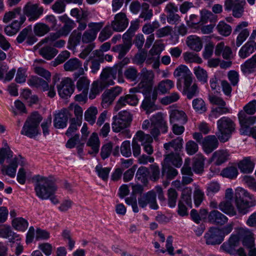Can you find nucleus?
Masks as SVG:
<instances>
[{"label":"nucleus","instance_id":"nucleus-1","mask_svg":"<svg viewBox=\"0 0 256 256\" xmlns=\"http://www.w3.org/2000/svg\"><path fill=\"white\" fill-rule=\"evenodd\" d=\"M36 181L34 190L36 195L42 200L50 198V201L56 204L59 202L58 199L54 196L57 190L54 182L50 178L36 175L34 177Z\"/></svg>","mask_w":256,"mask_h":256},{"label":"nucleus","instance_id":"nucleus-2","mask_svg":"<svg viewBox=\"0 0 256 256\" xmlns=\"http://www.w3.org/2000/svg\"><path fill=\"white\" fill-rule=\"evenodd\" d=\"M235 203L236 208L240 214H246L250 208L256 205L254 196L242 188L236 190Z\"/></svg>","mask_w":256,"mask_h":256},{"label":"nucleus","instance_id":"nucleus-3","mask_svg":"<svg viewBox=\"0 0 256 256\" xmlns=\"http://www.w3.org/2000/svg\"><path fill=\"white\" fill-rule=\"evenodd\" d=\"M42 116L38 112H33L28 116L21 130V134L30 138L36 137L38 134V126Z\"/></svg>","mask_w":256,"mask_h":256},{"label":"nucleus","instance_id":"nucleus-4","mask_svg":"<svg viewBox=\"0 0 256 256\" xmlns=\"http://www.w3.org/2000/svg\"><path fill=\"white\" fill-rule=\"evenodd\" d=\"M218 132L216 136L220 142L224 143L230 137L232 134L235 130V124L230 118L223 116L217 122Z\"/></svg>","mask_w":256,"mask_h":256},{"label":"nucleus","instance_id":"nucleus-5","mask_svg":"<svg viewBox=\"0 0 256 256\" xmlns=\"http://www.w3.org/2000/svg\"><path fill=\"white\" fill-rule=\"evenodd\" d=\"M44 8L38 3H34L30 1L23 6L20 12V16H24L25 21L26 17L30 22L38 20L44 14Z\"/></svg>","mask_w":256,"mask_h":256},{"label":"nucleus","instance_id":"nucleus-6","mask_svg":"<svg viewBox=\"0 0 256 256\" xmlns=\"http://www.w3.org/2000/svg\"><path fill=\"white\" fill-rule=\"evenodd\" d=\"M166 150V157L164 163L169 164L170 162L176 168H180L182 164L180 152L182 148V145H164Z\"/></svg>","mask_w":256,"mask_h":256},{"label":"nucleus","instance_id":"nucleus-7","mask_svg":"<svg viewBox=\"0 0 256 256\" xmlns=\"http://www.w3.org/2000/svg\"><path fill=\"white\" fill-rule=\"evenodd\" d=\"M238 116L240 126V134H248L250 130V126L256 123V116L248 114L242 110L239 112Z\"/></svg>","mask_w":256,"mask_h":256},{"label":"nucleus","instance_id":"nucleus-8","mask_svg":"<svg viewBox=\"0 0 256 256\" xmlns=\"http://www.w3.org/2000/svg\"><path fill=\"white\" fill-rule=\"evenodd\" d=\"M138 204L142 208H145L147 205L150 208L156 210L158 206L156 202V193L154 190H151L140 195L138 198Z\"/></svg>","mask_w":256,"mask_h":256},{"label":"nucleus","instance_id":"nucleus-9","mask_svg":"<svg viewBox=\"0 0 256 256\" xmlns=\"http://www.w3.org/2000/svg\"><path fill=\"white\" fill-rule=\"evenodd\" d=\"M174 76L178 78L177 86L181 87L180 82L183 81L184 84H188L192 82V74L189 68L184 65H180L174 71Z\"/></svg>","mask_w":256,"mask_h":256},{"label":"nucleus","instance_id":"nucleus-10","mask_svg":"<svg viewBox=\"0 0 256 256\" xmlns=\"http://www.w3.org/2000/svg\"><path fill=\"white\" fill-rule=\"evenodd\" d=\"M117 68H106L102 70L100 76V86L104 88L114 84V80L116 78Z\"/></svg>","mask_w":256,"mask_h":256},{"label":"nucleus","instance_id":"nucleus-11","mask_svg":"<svg viewBox=\"0 0 256 256\" xmlns=\"http://www.w3.org/2000/svg\"><path fill=\"white\" fill-rule=\"evenodd\" d=\"M57 89L60 97L67 98L74 92V86L71 78H65L57 85Z\"/></svg>","mask_w":256,"mask_h":256},{"label":"nucleus","instance_id":"nucleus-12","mask_svg":"<svg viewBox=\"0 0 256 256\" xmlns=\"http://www.w3.org/2000/svg\"><path fill=\"white\" fill-rule=\"evenodd\" d=\"M122 92V88L116 86L107 90L102 94V105L103 108H106L110 105L116 98L119 96Z\"/></svg>","mask_w":256,"mask_h":256},{"label":"nucleus","instance_id":"nucleus-13","mask_svg":"<svg viewBox=\"0 0 256 256\" xmlns=\"http://www.w3.org/2000/svg\"><path fill=\"white\" fill-rule=\"evenodd\" d=\"M240 236L238 228L236 233L231 234L228 240L221 245L220 248L228 254H234L236 248L240 244Z\"/></svg>","mask_w":256,"mask_h":256},{"label":"nucleus","instance_id":"nucleus-14","mask_svg":"<svg viewBox=\"0 0 256 256\" xmlns=\"http://www.w3.org/2000/svg\"><path fill=\"white\" fill-rule=\"evenodd\" d=\"M238 234L242 239V244L251 250H256L254 246V239L253 234L248 228H238Z\"/></svg>","mask_w":256,"mask_h":256},{"label":"nucleus","instance_id":"nucleus-15","mask_svg":"<svg viewBox=\"0 0 256 256\" xmlns=\"http://www.w3.org/2000/svg\"><path fill=\"white\" fill-rule=\"evenodd\" d=\"M220 229L215 227L210 228L206 233L204 238L207 244H219L224 240L222 236Z\"/></svg>","mask_w":256,"mask_h":256},{"label":"nucleus","instance_id":"nucleus-16","mask_svg":"<svg viewBox=\"0 0 256 256\" xmlns=\"http://www.w3.org/2000/svg\"><path fill=\"white\" fill-rule=\"evenodd\" d=\"M128 20L124 12H120L115 15L114 20L111 22L112 27L114 31H124L128 26Z\"/></svg>","mask_w":256,"mask_h":256},{"label":"nucleus","instance_id":"nucleus-17","mask_svg":"<svg viewBox=\"0 0 256 256\" xmlns=\"http://www.w3.org/2000/svg\"><path fill=\"white\" fill-rule=\"evenodd\" d=\"M71 116L68 110L62 109L57 114H54V126L56 128H63L66 127L68 120Z\"/></svg>","mask_w":256,"mask_h":256},{"label":"nucleus","instance_id":"nucleus-18","mask_svg":"<svg viewBox=\"0 0 256 256\" xmlns=\"http://www.w3.org/2000/svg\"><path fill=\"white\" fill-rule=\"evenodd\" d=\"M248 26V22H240L236 27L234 33L240 32L236 40V46L239 47L247 38L250 34L249 30L246 28Z\"/></svg>","mask_w":256,"mask_h":256},{"label":"nucleus","instance_id":"nucleus-19","mask_svg":"<svg viewBox=\"0 0 256 256\" xmlns=\"http://www.w3.org/2000/svg\"><path fill=\"white\" fill-rule=\"evenodd\" d=\"M134 93L132 92L125 96H120L116 102L114 110L118 111L126 104L133 106H136L138 102V99Z\"/></svg>","mask_w":256,"mask_h":256},{"label":"nucleus","instance_id":"nucleus-20","mask_svg":"<svg viewBox=\"0 0 256 256\" xmlns=\"http://www.w3.org/2000/svg\"><path fill=\"white\" fill-rule=\"evenodd\" d=\"M64 68L66 71L68 72L78 70V74H74L76 78L84 74V70L82 68V62L77 58L70 59L64 64Z\"/></svg>","mask_w":256,"mask_h":256},{"label":"nucleus","instance_id":"nucleus-21","mask_svg":"<svg viewBox=\"0 0 256 256\" xmlns=\"http://www.w3.org/2000/svg\"><path fill=\"white\" fill-rule=\"evenodd\" d=\"M208 220L212 224L222 226L227 222L228 218L218 210H214L208 214Z\"/></svg>","mask_w":256,"mask_h":256},{"label":"nucleus","instance_id":"nucleus-22","mask_svg":"<svg viewBox=\"0 0 256 256\" xmlns=\"http://www.w3.org/2000/svg\"><path fill=\"white\" fill-rule=\"evenodd\" d=\"M60 20L64 24L59 30L61 34L64 36H67L70 31L75 27L74 22L70 20L66 14L58 17Z\"/></svg>","mask_w":256,"mask_h":256},{"label":"nucleus","instance_id":"nucleus-23","mask_svg":"<svg viewBox=\"0 0 256 256\" xmlns=\"http://www.w3.org/2000/svg\"><path fill=\"white\" fill-rule=\"evenodd\" d=\"M150 120L152 126L158 127L164 133L168 132V126L162 112L153 115Z\"/></svg>","mask_w":256,"mask_h":256},{"label":"nucleus","instance_id":"nucleus-24","mask_svg":"<svg viewBox=\"0 0 256 256\" xmlns=\"http://www.w3.org/2000/svg\"><path fill=\"white\" fill-rule=\"evenodd\" d=\"M256 50V42L254 40H248L240 49L238 55L242 58L249 56Z\"/></svg>","mask_w":256,"mask_h":256},{"label":"nucleus","instance_id":"nucleus-25","mask_svg":"<svg viewBox=\"0 0 256 256\" xmlns=\"http://www.w3.org/2000/svg\"><path fill=\"white\" fill-rule=\"evenodd\" d=\"M170 122L171 124L178 123L184 124L187 122V116L182 110H172L170 113Z\"/></svg>","mask_w":256,"mask_h":256},{"label":"nucleus","instance_id":"nucleus-26","mask_svg":"<svg viewBox=\"0 0 256 256\" xmlns=\"http://www.w3.org/2000/svg\"><path fill=\"white\" fill-rule=\"evenodd\" d=\"M214 54L216 56L222 54V58L226 60H230L232 58L231 48L229 46H225L223 42H220L216 45Z\"/></svg>","mask_w":256,"mask_h":256},{"label":"nucleus","instance_id":"nucleus-27","mask_svg":"<svg viewBox=\"0 0 256 256\" xmlns=\"http://www.w3.org/2000/svg\"><path fill=\"white\" fill-rule=\"evenodd\" d=\"M204 157L201 154H196L192 158L193 171L196 174H202L204 171Z\"/></svg>","mask_w":256,"mask_h":256},{"label":"nucleus","instance_id":"nucleus-28","mask_svg":"<svg viewBox=\"0 0 256 256\" xmlns=\"http://www.w3.org/2000/svg\"><path fill=\"white\" fill-rule=\"evenodd\" d=\"M28 84L31 87L40 88L44 91H46L48 89V83L37 76H30L28 80Z\"/></svg>","mask_w":256,"mask_h":256},{"label":"nucleus","instance_id":"nucleus-29","mask_svg":"<svg viewBox=\"0 0 256 256\" xmlns=\"http://www.w3.org/2000/svg\"><path fill=\"white\" fill-rule=\"evenodd\" d=\"M153 142L152 136L149 134H146L142 130H138L136 132L133 138L132 144H150Z\"/></svg>","mask_w":256,"mask_h":256},{"label":"nucleus","instance_id":"nucleus-30","mask_svg":"<svg viewBox=\"0 0 256 256\" xmlns=\"http://www.w3.org/2000/svg\"><path fill=\"white\" fill-rule=\"evenodd\" d=\"M152 86V84L140 82L137 87L130 89V92H140L142 93L145 96H150Z\"/></svg>","mask_w":256,"mask_h":256},{"label":"nucleus","instance_id":"nucleus-31","mask_svg":"<svg viewBox=\"0 0 256 256\" xmlns=\"http://www.w3.org/2000/svg\"><path fill=\"white\" fill-rule=\"evenodd\" d=\"M256 68V54L241 65V70L246 74L253 73Z\"/></svg>","mask_w":256,"mask_h":256},{"label":"nucleus","instance_id":"nucleus-32","mask_svg":"<svg viewBox=\"0 0 256 256\" xmlns=\"http://www.w3.org/2000/svg\"><path fill=\"white\" fill-rule=\"evenodd\" d=\"M232 201L224 200L218 204V208L230 216L236 214V210L232 204Z\"/></svg>","mask_w":256,"mask_h":256},{"label":"nucleus","instance_id":"nucleus-33","mask_svg":"<svg viewBox=\"0 0 256 256\" xmlns=\"http://www.w3.org/2000/svg\"><path fill=\"white\" fill-rule=\"evenodd\" d=\"M230 155L226 150H219L213 154L212 159L216 165L220 166L228 160Z\"/></svg>","mask_w":256,"mask_h":256},{"label":"nucleus","instance_id":"nucleus-34","mask_svg":"<svg viewBox=\"0 0 256 256\" xmlns=\"http://www.w3.org/2000/svg\"><path fill=\"white\" fill-rule=\"evenodd\" d=\"M186 44L192 50L196 52L200 51L202 48V43L200 38L196 36H190L188 37Z\"/></svg>","mask_w":256,"mask_h":256},{"label":"nucleus","instance_id":"nucleus-35","mask_svg":"<svg viewBox=\"0 0 256 256\" xmlns=\"http://www.w3.org/2000/svg\"><path fill=\"white\" fill-rule=\"evenodd\" d=\"M238 167L242 172L249 174L252 172L254 164L251 161L250 157H246L240 162Z\"/></svg>","mask_w":256,"mask_h":256},{"label":"nucleus","instance_id":"nucleus-36","mask_svg":"<svg viewBox=\"0 0 256 256\" xmlns=\"http://www.w3.org/2000/svg\"><path fill=\"white\" fill-rule=\"evenodd\" d=\"M162 176H165L166 180H170L178 174V170L169 164H164L162 168Z\"/></svg>","mask_w":256,"mask_h":256},{"label":"nucleus","instance_id":"nucleus-37","mask_svg":"<svg viewBox=\"0 0 256 256\" xmlns=\"http://www.w3.org/2000/svg\"><path fill=\"white\" fill-rule=\"evenodd\" d=\"M81 40H82V33L78 30H74L69 38L68 42L69 48H75L77 46L80 44Z\"/></svg>","mask_w":256,"mask_h":256},{"label":"nucleus","instance_id":"nucleus-38","mask_svg":"<svg viewBox=\"0 0 256 256\" xmlns=\"http://www.w3.org/2000/svg\"><path fill=\"white\" fill-rule=\"evenodd\" d=\"M58 52V50L49 46H44L39 50L40 54L47 60L54 58Z\"/></svg>","mask_w":256,"mask_h":256},{"label":"nucleus","instance_id":"nucleus-39","mask_svg":"<svg viewBox=\"0 0 256 256\" xmlns=\"http://www.w3.org/2000/svg\"><path fill=\"white\" fill-rule=\"evenodd\" d=\"M142 108L146 114H150L157 109L154 102L152 100L151 96H145L141 105Z\"/></svg>","mask_w":256,"mask_h":256},{"label":"nucleus","instance_id":"nucleus-40","mask_svg":"<svg viewBox=\"0 0 256 256\" xmlns=\"http://www.w3.org/2000/svg\"><path fill=\"white\" fill-rule=\"evenodd\" d=\"M132 44H128L124 42L122 44H118L112 47V50L118 53V58L119 59H122L129 51Z\"/></svg>","mask_w":256,"mask_h":256},{"label":"nucleus","instance_id":"nucleus-41","mask_svg":"<svg viewBox=\"0 0 256 256\" xmlns=\"http://www.w3.org/2000/svg\"><path fill=\"white\" fill-rule=\"evenodd\" d=\"M192 82L186 85L184 84V92L186 96V98L190 100L196 96L198 93V87L196 84H194L191 86Z\"/></svg>","mask_w":256,"mask_h":256},{"label":"nucleus","instance_id":"nucleus-42","mask_svg":"<svg viewBox=\"0 0 256 256\" xmlns=\"http://www.w3.org/2000/svg\"><path fill=\"white\" fill-rule=\"evenodd\" d=\"M174 86L172 80L166 79L160 82L158 86V90L162 94H166Z\"/></svg>","mask_w":256,"mask_h":256},{"label":"nucleus","instance_id":"nucleus-43","mask_svg":"<svg viewBox=\"0 0 256 256\" xmlns=\"http://www.w3.org/2000/svg\"><path fill=\"white\" fill-rule=\"evenodd\" d=\"M148 174L149 172L148 168L144 166H140L136 172V178L142 184H146L148 182Z\"/></svg>","mask_w":256,"mask_h":256},{"label":"nucleus","instance_id":"nucleus-44","mask_svg":"<svg viewBox=\"0 0 256 256\" xmlns=\"http://www.w3.org/2000/svg\"><path fill=\"white\" fill-rule=\"evenodd\" d=\"M98 110L96 107H90L84 112V120L90 124L93 125L96 120Z\"/></svg>","mask_w":256,"mask_h":256},{"label":"nucleus","instance_id":"nucleus-45","mask_svg":"<svg viewBox=\"0 0 256 256\" xmlns=\"http://www.w3.org/2000/svg\"><path fill=\"white\" fill-rule=\"evenodd\" d=\"M193 108L198 114H202L207 110L204 101L201 98H194L192 102Z\"/></svg>","mask_w":256,"mask_h":256},{"label":"nucleus","instance_id":"nucleus-46","mask_svg":"<svg viewBox=\"0 0 256 256\" xmlns=\"http://www.w3.org/2000/svg\"><path fill=\"white\" fill-rule=\"evenodd\" d=\"M113 120L112 129L114 132H120L121 130L130 126L117 116H114Z\"/></svg>","mask_w":256,"mask_h":256},{"label":"nucleus","instance_id":"nucleus-47","mask_svg":"<svg viewBox=\"0 0 256 256\" xmlns=\"http://www.w3.org/2000/svg\"><path fill=\"white\" fill-rule=\"evenodd\" d=\"M67 110H68L69 112L70 110H74V114L76 116L75 122H78V126H80L82 124L83 112L82 108L78 104H72L70 105Z\"/></svg>","mask_w":256,"mask_h":256},{"label":"nucleus","instance_id":"nucleus-48","mask_svg":"<svg viewBox=\"0 0 256 256\" xmlns=\"http://www.w3.org/2000/svg\"><path fill=\"white\" fill-rule=\"evenodd\" d=\"M12 224L16 230L22 232H24L28 227V222L22 218L14 219Z\"/></svg>","mask_w":256,"mask_h":256},{"label":"nucleus","instance_id":"nucleus-49","mask_svg":"<svg viewBox=\"0 0 256 256\" xmlns=\"http://www.w3.org/2000/svg\"><path fill=\"white\" fill-rule=\"evenodd\" d=\"M154 74L152 70L143 68L141 71L140 82L154 84Z\"/></svg>","mask_w":256,"mask_h":256},{"label":"nucleus","instance_id":"nucleus-50","mask_svg":"<svg viewBox=\"0 0 256 256\" xmlns=\"http://www.w3.org/2000/svg\"><path fill=\"white\" fill-rule=\"evenodd\" d=\"M21 11L22 8L18 6L16 8L12 11L6 12L3 18V22L5 23H8L12 19L16 18L18 16H20Z\"/></svg>","mask_w":256,"mask_h":256},{"label":"nucleus","instance_id":"nucleus-51","mask_svg":"<svg viewBox=\"0 0 256 256\" xmlns=\"http://www.w3.org/2000/svg\"><path fill=\"white\" fill-rule=\"evenodd\" d=\"M50 31L49 26L45 24L38 22L34 27V34L39 36H43Z\"/></svg>","mask_w":256,"mask_h":256},{"label":"nucleus","instance_id":"nucleus-52","mask_svg":"<svg viewBox=\"0 0 256 256\" xmlns=\"http://www.w3.org/2000/svg\"><path fill=\"white\" fill-rule=\"evenodd\" d=\"M194 74L196 75L198 81L202 84H204L208 81V73L206 71L200 66L194 68Z\"/></svg>","mask_w":256,"mask_h":256},{"label":"nucleus","instance_id":"nucleus-53","mask_svg":"<svg viewBox=\"0 0 256 256\" xmlns=\"http://www.w3.org/2000/svg\"><path fill=\"white\" fill-rule=\"evenodd\" d=\"M184 60L186 63L195 62L201 64L202 58L196 54L191 52H186L183 54Z\"/></svg>","mask_w":256,"mask_h":256},{"label":"nucleus","instance_id":"nucleus-54","mask_svg":"<svg viewBox=\"0 0 256 256\" xmlns=\"http://www.w3.org/2000/svg\"><path fill=\"white\" fill-rule=\"evenodd\" d=\"M142 10L139 18H143L144 21L150 20L153 16V13L152 10L149 8V4L144 2L142 5Z\"/></svg>","mask_w":256,"mask_h":256},{"label":"nucleus","instance_id":"nucleus-55","mask_svg":"<svg viewBox=\"0 0 256 256\" xmlns=\"http://www.w3.org/2000/svg\"><path fill=\"white\" fill-rule=\"evenodd\" d=\"M221 174L224 177L233 179L237 176L238 174V171L236 166H228L224 168L222 171Z\"/></svg>","mask_w":256,"mask_h":256},{"label":"nucleus","instance_id":"nucleus-56","mask_svg":"<svg viewBox=\"0 0 256 256\" xmlns=\"http://www.w3.org/2000/svg\"><path fill=\"white\" fill-rule=\"evenodd\" d=\"M70 56V52L68 50L62 51L58 56L50 62V64L53 66H56L64 62Z\"/></svg>","mask_w":256,"mask_h":256},{"label":"nucleus","instance_id":"nucleus-57","mask_svg":"<svg viewBox=\"0 0 256 256\" xmlns=\"http://www.w3.org/2000/svg\"><path fill=\"white\" fill-rule=\"evenodd\" d=\"M90 80L86 76H82L78 80L76 88L79 91L88 92Z\"/></svg>","mask_w":256,"mask_h":256},{"label":"nucleus","instance_id":"nucleus-58","mask_svg":"<svg viewBox=\"0 0 256 256\" xmlns=\"http://www.w3.org/2000/svg\"><path fill=\"white\" fill-rule=\"evenodd\" d=\"M216 28L221 35L228 36L232 32L231 26L224 22H220L217 26Z\"/></svg>","mask_w":256,"mask_h":256},{"label":"nucleus","instance_id":"nucleus-59","mask_svg":"<svg viewBox=\"0 0 256 256\" xmlns=\"http://www.w3.org/2000/svg\"><path fill=\"white\" fill-rule=\"evenodd\" d=\"M95 170L98 176L102 180L106 181L108 178L110 168H103L101 164H98L96 166Z\"/></svg>","mask_w":256,"mask_h":256},{"label":"nucleus","instance_id":"nucleus-60","mask_svg":"<svg viewBox=\"0 0 256 256\" xmlns=\"http://www.w3.org/2000/svg\"><path fill=\"white\" fill-rule=\"evenodd\" d=\"M178 194L173 188H170L168 190V205L170 208H174L176 205Z\"/></svg>","mask_w":256,"mask_h":256},{"label":"nucleus","instance_id":"nucleus-61","mask_svg":"<svg viewBox=\"0 0 256 256\" xmlns=\"http://www.w3.org/2000/svg\"><path fill=\"white\" fill-rule=\"evenodd\" d=\"M114 31L112 27V26L107 25L104 29L100 32L98 39L101 42H104L108 39L112 35Z\"/></svg>","mask_w":256,"mask_h":256},{"label":"nucleus","instance_id":"nucleus-62","mask_svg":"<svg viewBox=\"0 0 256 256\" xmlns=\"http://www.w3.org/2000/svg\"><path fill=\"white\" fill-rule=\"evenodd\" d=\"M12 156V152L8 145L0 150V164H2L6 158H10Z\"/></svg>","mask_w":256,"mask_h":256},{"label":"nucleus","instance_id":"nucleus-63","mask_svg":"<svg viewBox=\"0 0 256 256\" xmlns=\"http://www.w3.org/2000/svg\"><path fill=\"white\" fill-rule=\"evenodd\" d=\"M124 75L127 80L134 82L137 79L138 72L135 68L129 67L124 71Z\"/></svg>","mask_w":256,"mask_h":256},{"label":"nucleus","instance_id":"nucleus-64","mask_svg":"<svg viewBox=\"0 0 256 256\" xmlns=\"http://www.w3.org/2000/svg\"><path fill=\"white\" fill-rule=\"evenodd\" d=\"M242 110L248 114H254L256 112V100H254L248 102Z\"/></svg>","mask_w":256,"mask_h":256}]
</instances>
